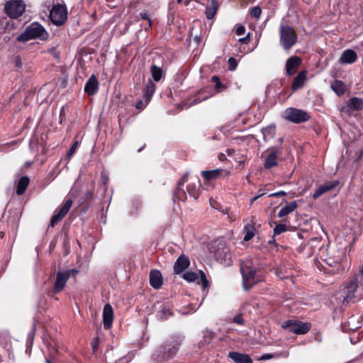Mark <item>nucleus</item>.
I'll return each instance as SVG.
<instances>
[{
    "mask_svg": "<svg viewBox=\"0 0 363 363\" xmlns=\"http://www.w3.org/2000/svg\"><path fill=\"white\" fill-rule=\"evenodd\" d=\"M339 184L337 180L329 181L325 182L323 184L320 185L313 193V199H317L324 193L334 189Z\"/></svg>",
    "mask_w": 363,
    "mask_h": 363,
    "instance_id": "4468645a",
    "label": "nucleus"
},
{
    "mask_svg": "<svg viewBox=\"0 0 363 363\" xmlns=\"http://www.w3.org/2000/svg\"><path fill=\"white\" fill-rule=\"evenodd\" d=\"M331 88L338 96H342L346 91L345 84L340 80H335L331 84Z\"/></svg>",
    "mask_w": 363,
    "mask_h": 363,
    "instance_id": "cd10ccee",
    "label": "nucleus"
},
{
    "mask_svg": "<svg viewBox=\"0 0 363 363\" xmlns=\"http://www.w3.org/2000/svg\"><path fill=\"white\" fill-rule=\"evenodd\" d=\"M348 106L352 110H362L363 108V100L357 97L352 98L348 102Z\"/></svg>",
    "mask_w": 363,
    "mask_h": 363,
    "instance_id": "c756f323",
    "label": "nucleus"
},
{
    "mask_svg": "<svg viewBox=\"0 0 363 363\" xmlns=\"http://www.w3.org/2000/svg\"><path fill=\"white\" fill-rule=\"evenodd\" d=\"M218 9V4L217 0H208V5L206 8V15L207 18L212 19L216 14Z\"/></svg>",
    "mask_w": 363,
    "mask_h": 363,
    "instance_id": "b1692460",
    "label": "nucleus"
},
{
    "mask_svg": "<svg viewBox=\"0 0 363 363\" xmlns=\"http://www.w3.org/2000/svg\"><path fill=\"white\" fill-rule=\"evenodd\" d=\"M13 24L7 17H0V35L5 33L13 28Z\"/></svg>",
    "mask_w": 363,
    "mask_h": 363,
    "instance_id": "c85d7f7f",
    "label": "nucleus"
},
{
    "mask_svg": "<svg viewBox=\"0 0 363 363\" xmlns=\"http://www.w3.org/2000/svg\"><path fill=\"white\" fill-rule=\"evenodd\" d=\"M113 318V311L112 306L107 303L104 306L103 310V321L104 327L106 329H109L112 326Z\"/></svg>",
    "mask_w": 363,
    "mask_h": 363,
    "instance_id": "f3484780",
    "label": "nucleus"
},
{
    "mask_svg": "<svg viewBox=\"0 0 363 363\" xmlns=\"http://www.w3.org/2000/svg\"><path fill=\"white\" fill-rule=\"evenodd\" d=\"M99 89V82L94 75H91L84 86V91L89 95L95 94Z\"/></svg>",
    "mask_w": 363,
    "mask_h": 363,
    "instance_id": "aec40b11",
    "label": "nucleus"
},
{
    "mask_svg": "<svg viewBox=\"0 0 363 363\" xmlns=\"http://www.w3.org/2000/svg\"><path fill=\"white\" fill-rule=\"evenodd\" d=\"M155 89L156 85L152 81L150 80L146 84L144 90V98L145 99L146 104H147L150 101L152 96L155 93Z\"/></svg>",
    "mask_w": 363,
    "mask_h": 363,
    "instance_id": "393cba45",
    "label": "nucleus"
},
{
    "mask_svg": "<svg viewBox=\"0 0 363 363\" xmlns=\"http://www.w3.org/2000/svg\"><path fill=\"white\" fill-rule=\"evenodd\" d=\"M145 105H144L143 102L142 101H139L136 103L135 107L138 109H143Z\"/></svg>",
    "mask_w": 363,
    "mask_h": 363,
    "instance_id": "bf43d9fd",
    "label": "nucleus"
},
{
    "mask_svg": "<svg viewBox=\"0 0 363 363\" xmlns=\"http://www.w3.org/2000/svg\"><path fill=\"white\" fill-rule=\"evenodd\" d=\"M92 196H93V194H92V192H91V191H88V192L86 193V198H89V197H90V198H91V197H92Z\"/></svg>",
    "mask_w": 363,
    "mask_h": 363,
    "instance_id": "0e129e2a",
    "label": "nucleus"
},
{
    "mask_svg": "<svg viewBox=\"0 0 363 363\" xmlns=\"http://www.w3.org/2000/svg\"><path fill=\"white\" fill-rule=\"evenodd\" d=\"M261 13H262V10L258 6L253 7L250 11L251 16L257 18H259Z\"/></svg>",
    "mask_w": 363,
    "mask_h": 363,
    "instance_id": "ea45409f",
    "label": "nucleus"
},
{
    "mask_svg": "<svg viewBox=\"0 0 363 363\" xmlns=\"http://www.w3.org/2000/svg\"><path fill=\"white\" fill-rule=\"evenodd\" d=\"M199 273H200L201 277V285H202L203 288L205 289L208 285V281L207 280L206 277L203 271L201 270L199 272Z\"/></svg>",
    "mask_w": 363,
    "mask_h": 363,
    "instance_id": "c03bdc74",
    "label": "nucleus"
},
{
    "mask_svg": "<svg viewBox=\"0 0 363 363\" xmlns=\"http://www.w3.org/2000/svg\"><path fill=\"white\" fill-rule=\"evenodd\" d=\"M200 184L199 186L195 184H190L187 186V191L190 196L194 198V199H198L200 195Z\"/></svg>",
    "mask_w": 363,
    "mask_h": 363,
    "instance_id": "2f4dec72",
    "label": "nucleus"
},
{
    "mask_svg": "<svg viewBox=\"0 0 363 363\" xmlns=\"http://www.w3.org/2000/svg\"><path fill=\"white\" fill-rule=\"evenodd\" d=\"M181 336L171 337L160 349L152 354V359L156 363H163L174 358L181 345Z\"/></svg>",
    "mask_w": 363,
    "mask_h": 363,
    "instance_id": "f257e3e1",
    "label": "nucleus"
},
{
    "mask_svg": "<svg viewBox=\"0 0 363 363\" xmlns=\"http://www.w3.org/2000/svg\"><path fill=\"white\" fill-rule=\"evenodd\" d=\"M215 88L218 92H221L227 88V86L225 84H222L221 82H219L215 85Z\"/></svg>",
    "mask_w": 363,
    "mask_h": 363,
    "instance_id": "de8ad7c7",
    "label": "nucleus"
},
{
    "mask_svg": "<svg viewBox=\"0 0 363 363\" xmlns=\"http://www.w3.org/2000/svg\"><path fill=\"white\" fill-rule=\"evenodd\" d=\"M358 284L356 279L351 280L342 291V305L346 306L354 298Z\"/></svg>",
    "mask_w": 363,
    "mask_h": 363,
    "instance_id": "ddd939ff",
    "label": "nucleus"
},
{
    "mask_svg": "<svg viewBox=\"0 0 363 363\" xmlns=\"http://www.w3.org/2000/svg\"><path fill=\"white\" fill-rule=\"evenodd\" d=\"M235 33L238 35H243L245 32V28L244 26L240 24H237L235 27Z\"/></svg>",
    "mask_w": 363,
    "mask_h": 363,
    "instance_id": "79ce46f5",
    "label": "nucleus"
},
{
    "mask_svg": "<svg viewBox=\"0 0 363 363\" xmlns=\"http://www.w3.org/2000/svg\"><path fill=\"white\" fill-rule=\"evenodd\" d=\"M72 205V200L71 199H66L62 206L56 209L55 213L52 216L50 222V225L53 228L55 225L60 222L63 218L67 215V213L70 210V208Z\"/></svg>",
    "mask_w": 363,
    "mask_h": 363,
    "instance_id": "9b49d317",
    "label": "nucleus"
},
{
    "mask_svg": "<svg viewBox=\"0 0 363 363\" xmlns=\"http://www.w3.org/2000/svg\"><path fill=\"white\" fill-rule=\"evenodd\" d=\"M151 74L153 79L155 82H159L162 76V71L161 68L157 67L156 65H153L151 67Z\"/></svg>",
    "mask_w": 363,
    "mask_h": 363,
    "instance_id": "f704fd0d",
    "label": "nucleus"
},
{
    "mask_svg": "<svg viewBox=\"0 0 363 363\" xmlns=\"http://www.w3.org/2000/svg\"><path fill=\"white\" fill-rule=\"evenodd\" d=\"M78 273L76 269H68L65 271H60L56 274V279L53 286L52 293L57 294L61 291L67 280L71 276H74Z\"/></svg>",
    "mask_w": 363,
    "mask_h": 363,
    "instance_id": "6e6552de",
    "label": "nucleus"
},
{
    "mask_svg": "<svg viewBox=\"0 0 363 363\" xmlns=\"http://www.w3.org/2000/svg\"><path fill=\"white\" fill-rule=\"evenodd\" d=\"M49 33L39 23L33 22L26 27V30L17 37L18 42H26L33 39L46 40Z\"/></svg>",
    "mask_w": 363,
    "mask_h": 363,
    "instance_id": "7ed1b4c3",
    "label": "nucleus"
},
{
    "mask_svg": "<svg viewBox=\"0 0 363 363\" xmlns=\"http://www.w3.org/2000/svg\"><path fill=\"white\" fill-rule=\"evenodd\" d=\"M25 8L22 0H10L5 5V11L11 18H16L22 15Z\"/></svg>",
    "mask_w": 363,
    "mask_h": 363,
    "instance_id": "1a4fd4ad",
    "label": "nucleus"
},
{
    "mask_svg": "<svg viewBox=\"0 0 363 363\" xmlns=\"http://www.w3.org/2000/svg\"><path fill=\"white\" fill-rule=\"evenodd\" d=\"M229 69L233 71L238 66L237 60L234 57H230L228 59Z\"/></svg>",
    "mask_w": 363,
    "mask_h": 363,
    "instance_id": "37998d69",
    "label": "nucleus"
},
{
    "mask_svg": "<svg viewBox=\"0 0 363 363\" xmlns=\"http://www.w3.org/2000/svg\"><path fill=\"white\" fill-rule=\"evenodd\" d=\"M159 315L161 319L166 320L173 315L172 309L169 305L163 304L159 311Z\"/></svg>",
    "mask_w": 363,
    "mask_h": 363,
    "instance_id": "7c9ffc66",
    "label": "nucleus"
},
{
    "mask_svg": "<svg viewBox=\"0 0 363 363\" xmlns=\"http://www.w3.org/2000/svg\"><path fill=\"white\" fill-rule=\"evenodd\" d=\"M224 159H225V155H224V154H220V155H219V160H223Z\"/></svg>",
    "mask_w": 363,
    "mask_h": 363,
    "instance_id": "e2e57ef3",
    "label": "nucleus"
},
{
    "mask_svg": "<svg viewBox=\"0 0 363 363\" xmlns=\"http://www.w3.org/2000/svg\"><path fill=\"white\" fill-rule=\"evenodd\" d=\"M357 320V318L356 316L352 315L350 317L348 320V326L350 330H356L359 328L362 327V323L359 321H357V323H355L356 320Z\"/></svg>",
    "mask_w": 363,
    "mask_h": 363,
    "instance_id": "e433bc0d",
    "label": "nucleus"
},
{
    "mask_svg": "<svg viewBox=\"0 0 363 363\" xmlns=\"http://www.w3.org/2000/svg\"><path fill=\"white\" fill-rule=\"evenodd\" d=\"M140 16L142 19L147 20L148 21V26L151 27V25H152L151 19H150L149 15L147 14V13L142 12L140 13Z\"/></svg>",
    "mask_w": 363,
    "mask_h": 363,
    "instance_id": "49530a36",
    "label": "nucleus"
},
{
    "mask_svg": "<svg viewBox=\"0 0 363 363\" xmlns=\"http://www.w3.org/2000/svg\"><path fill=\"white\" fill-rule=\"evenodd\" d=\"M298 206L297 202L294 201L289 205L283 206L278 213V217L283 218L294 211Z\"/></svg>",
    "mask_w": 363,
    "mask_h": 363,
    "instance_id": "bb28decb",
    "label": "nucleus"
},
{
    "mask_svg": "<svg viewBox=\"0 0 363 363\" xmlns=\"http://www.w3.org/2000/svg\"><path fill=\"white\" fill-rule=\"evenodd\" d=\"M226 152H227L228 155L232 156L233 155V153L235 152V150H234V149L229 148L227 150Z\"/></svg>",
    "mask_w": 363,
    "mask_h": 363,
    "instance_id": "680f3d73",
    "label": "nucleus"
},
{
    "mask_svg": "<svg viewBox=\"0 0 363 363\" xmlns=\"http://www.w3.org/2000/svg\"><path fill=\"white\" fill-rule=\"evenodd\" d=\"M188 175H189V173L186 172L182 178L179 181L178 184H177V186H180L182 187L187 181V178H188Z\"/></svg>",
    "mask_w": 363,
    "mask_h": 363,
    "instance_id": "09e8293b",
    "label": "nucleus"
},
{
    "mask_svg": "<svg viewBox=\"0 0 363 363\" xmlns=\"http://www.w3.org/2000/svg\"><path fill=\"white\" fill-rule=\"evenodd\" d=\"M34 337V334L33 332L29 333L28 335L27 344H32Z\"/></svg>",
    "mask_w": 363,
    "mask_h": 363,
    "instance_id": "13d9d810",
    "label": "nucleus"
},
{
    "mask_svg": "<svg viewBox=\"0 0 363 363\" xmlns=\"http://www.w3.org/2000/svg\"><path fill=\"white\" fill-rule=\"evenodd\" d=\"M311 327V325L309 323H303L293 320H288L282 324L283 328L297 335L307 333L310 330Z\"/></svg>",
    "mask_w": 363,
    "mask_h": 363,
    "instance_id": "0eeeda50",
    "label": "nucleus"
},
{
    "mask_svg": "<svg viewBox=\"0 0 363 363\" xmlns=\"http://www.w3.org/2000/svg\"><path fill=\"white\" fill-rule=\"evenodd\" d=\"M150 284L154 289H159L162 284V277L160 271L152 269L150 273Z\"/></svg>",
    "mask_w": 363,
    "mask_h": 363,
    "instance_id": "412c9836",
    "label": "nucleus"
},
{
    "mask_svg": "<svg viewBox=\"0 0 363 363\" xmlns=\"http://www.w3.org/2000/svg\"><path fill=\"white\" fill-rule=\"evenodd\" d=\"M228 357L234 363H253L252 358L247 354L238 352H230L228 354Z\"/></svg>",
    "mask_w": 363,
    "mask_h": 363,
    "instance_id": "a211bd4d",
    "label": "nucleus"
},
{
    "mask_svg": "<svg viewBox=\"0 0 363 363\" xmlns=\"http://www.w3.org/2000/svg\"><path fill=\"white\" fill-rule=\"evenodd\" d=\"M223 172L225 171L223 169L204 170L201 172V175L205 180L209 182L220 177Z\"/></svg>",
    "mask_w": 363,
    "mask_h": 363,
    "instance_id": "5701e85b",
    "label": "nucleus"
},
{
    "mask_svg": "<svg viewBox=\"0 0 363 363\" xmlns=\"http://www.w3.org/2000/svg\"><path fill=\"white\" fill-rule=\"evenodd\" d=\"M182 1H183V0H177V3H178V4L182 3Z\"/></svg>",
    "mask_w": 363,
    "mask_h": 363,
    "instance_id": "338daca9",
    "label": "nucleus"
},
{
    "mask_svg": "<svg viewBox=\"0 0 363 363\" xmlns=\"http://www.w3.org/2000/svg\"><path fill=\"white\" fill-rule=\"evenodd\" d=\"M78 145H79V142L77 140L74 141L67 152V157H71L74 154Z\"/></svg>",
    "mask_w": 363,
    "mask_h": 363,
    "instance_id": "a19ab883",
    "label": "nucleus"
},
{
    "mask_svg": "<svg viewBox=\"0 0 363 363\" xmlns=\"http://www.w3.org/2000/svg\"><path fill=\"white\" fill-rule=\"evenodd\" d=\"M101 181L104 185H106L108 181V177L106 172L103 171L101 174Z\"/></svg>",
    "mask_w": 363,
    "mask_h": 363,
    "instance_id": "603ef678",
    "label": "nucleus"
},
{
    "mask_svg": "<svg viewBox=\"0 0 363 363\" xmlns=\"http://www.w3.org/2000/svg\"><path fill=\"white\" fill-rule=\"evenodd\" d=\"M284 117L294 123H301L310 119V115L301 109L288 108L284 113Z\"/></svg>",
    "mask_w": 363,
    "mask_h": 363,
    "instance_id": "423d86ee",
    "label": "nucleus"
},
{
    "mask_svg": "<svg viewBox=\"0 0 363 363\" xmlns=\"http://www.w3.org/2000/svg\"><path fill=\"white\" fill-rule=\"evenodd\" d=\"M289 354V353L288 352H279V353H275V354L266 353V354H264L259 359V360H268V359H271L272 358L279 357H283L284 358H286V357H288Z\"/></svg>",
    "mask_w": 363,
    "mask_h": 363,
    "instance_id": "72a5a7b5",
    "label": "nucleus"
},
{
    "mask_svg": "<svg viewBox=\"0 0 363 363\" xmlns=\"http://www.w3.org/2000/svg\"><path fill=\"white\" fill-rule=\"evenodd\" d=\"M211 80L213 82L215 83V85L217 84V83L220 82V79L218 76H213Z\"/></svg>",
    "mask_w": 363,
    "mask_h": 363,
    "instance_id": "052dcab7",
    "label": "nucleus"
},
{
    "mask_svg": "<svg viewBox=\"0 0 363 363\" xmlns=\"http://www.w3.org/2000/svg\"><path fill=\"white\" fill-rule=\"evenodd\" d=\"M208 99V96H204L202 99H200L199 96H196L194 101L191 103V105L196 104L198 103L201 102L202 101H204L205 99Z\"/></svg>",
    "mask_w": 363,
    "mask_h": 363,
    "instance_id": "6e6d98bb",
    "label": "nucleus"
},
{
    "mask_svg": "<svg viewBox=\"0 0 363 363\" xmlns=\"http://www.w3.org/2000/svg\"><path fill=\"white\" fill-rule=\"evenodd\" d=\"M240 272L245 291H249L255 284L262 281V278L257 274V267L253 264L251 258H246L242 261Z\"/></svg>",
    "mask_w": 363,
    "mask_h": 363,
    "instance_id": "f03ea898",
    "label": "nucleus"
},
{
    "mask_svg": "<svg viewBox=\"0 0 363 363\" xmlns=\"http://www.w3.org/2000/svg\"><path fill=\"white\" fill-rule=\"evenodd\" d=\"M280 44L285 50H289L296 43L297 35L294 29L281 24L279 27Z\"/></svg>",
    "mask_w": 363,
    "mask_h": 363,
    "instance_id": "39448f33",
    "label": "nucleus"
},
{
    "mask_svg": "<svg viewBox=\"0 0 363 363\" xmlns=\"http://www.w3.org/2000/svg\"><path fill=\"white\" fill-rule=\"evenodd\" d=\"M182 278L189 282H193L199 279V274L193 272H186L182 274Z\"/></svg>",
    "mask_w": 363,
    "mask_h": 363,
    "instance_id": "c9c22d12",
    "label": "nucleus"
},
{
    "mask_svg": "<svg viewBox=\"0 0 363 363\" xmlns=\"http://www.w3.org/2000/svg\"><path fill=\"white\" fill-rule=\"evenodd\" d=\"M190 261L189 257L182 255L179 256L174 264V272L175 274H179L183 272L186 269L189 267Z\"/></svg>",
    "mask_w": 363,
    "mask_h": 363,
    "instance_id": "dca6fc26",
    "label": "nucleus"
},
{
    "mask_svg": "<svg viewBox=\"0 0 363 363\" xmlns=\"http://www.w3.org/2000/svg\"><path fill=\"white\" fill-rule=\"evenodd\" d=\"M357 59L356 52L351 49L345 50L341 55L339 62L342 64H352Z\"/></svg>",
    "mask_w": 363,
    "mask_h": 363,
    "instance_id": "6ab92c4d",
    "label": "nucleus"
},
{
    "mask_svg": "<svg viewBox=\"0 0 363 363\" xmlns=\"http://www.w3.org/2000/svg\"><path fill=\"white\" fill-rule=\"evenodd\" d=\"M174 196L175 198H177L179 200H185L186 199V194L184 189L180 186H177Z\"/></svg>",
    "mask_w": 363,
    "mask_h": 363,
    "instance_id": "4c0bfd02",
    "label": "nucleus"
},
{
    "mask_svg": "<svg viewBox=\"0 0 363 363\" xmlns=\"http://www.w3.org/2000/svg\"><path fill=\"white\" fill-rule=\"evenodd\" d=\"M286 194V193L284 191H279L273 194H269L270 197H280L284 196Z\"/></svg>",
    "mask_w": 363,
    "mask_h": 363,
    "instance_id": "864d4df0",
    "label": "nucleus"
},
{
    "mask_svg": "<svg viewBox=\"0 0 363 363\" xmlns=\"http://www.w3.org/2000/svg\"><path fill=\"white\" fill-rule=\"evenodd\" d=\"M233 321H234V323L239 324V325H244V323H245V320L242 318L241 314H239V315L235 316L233 318Z\"/></svg>",
    "mask_w": 363,
    "mask_h": 363,
    "instance_id": "a18cd8bd",
    "label": "nucleus"
},
{
    "mask_svg": "<svg viewBox=\"0 0 363 363\" xmlns=\"http://www.w3.org/2000/svg\"><path fill=\"white\" fill-rule=\"evenodd\" d=\"M142 149H143V147H141V148L138 149V152H140V151L142 150Z\"/></svg>",
    "mask_w": 363,
    "mask_h": 363,
    "instance_id": "774afa93",
    "label": "nucleus"
},
{
    "mask_svg": "<svg viewBox=\"0 0 363 363\" xmlns=\"http://www.w3.org/2000/svg\"><path fill=\"white\" fill-rule=\"evenodd\" d=\"M360 274L363 275V267L361 268L359 271Z\"/></svg>",
    "mask_w": 363,
    "mask_h": 363,
    "instance_id": "69168bd1",
    "label": "nucleus"
},
{
    "mask_svg": "<svg viewBox=\"0 0 363 363\" xmlns=\"http://www.w3.org/2000/svg\"><path fill=\"white\" fill-rule=\"evenodd\" d=\"M269 154L267 156L264 167L266 169H271L278 165V157L281 155L282 150L281 147H271L268 149Z\"/></svg>",
    "mask_w": 363,
    "mask_h": 363,
    "instance_id": "f8f14e48",
    "label": "nucleus"
},
{
    "mask_svg": "<svg viewBox=\"0 0 363 363\" xmlns=\"http://www.w3.org/2000/svg\"><path fill=\"white\" fill-rule=\"evenodd\" d=\"M99 338L96 337H95L92 342H91V346H92V350L93 351L95 352L96 351V350L98 349V347H99Z\"/></svg>",
    "mask_w": 363,
    "mask_h": 363,
    "instance_id": "3c124183",
    "label": "nucleus"
},
{
    "mask_svg": "<svg viewBox=\"0 0 363 363\" xmlns=\"http://www.w3.org/2000/svg\"><path fill=\"white\" fill-rule=\"evenodd\" d=\"M264 194H265L264 192H263L262 190H259L255 196L250 199V204H252L254 201H255L256 200H257L259 198L262 197Z\"/></svg>",
    "mask_w": 363,
    "mask_h": 363,
    "instance_id": "8fccbe9b",
    "label": "nucleus"
},
{
    "mask_svg": "<svg viewBox=\"0 0 363 363\" xmlns=\"http://www.w3.org/2000/svg\"><path fill=\"white\" fill-rule=\"evenodd\" d=\"M307 79V72L303 70L298 74V75L294 78V80L292 84V89L296 91L297 89H301L304 85Z\"/></svg>",
    "mask_w": 363,
    "mask_h": 363,
    "instance_id": "4be33fe9",
    "label": "nucleus"
},
{
    "mask_svg": "<svg viewBox=\"0 0 363 363\" xmlns=\"http://www.w3.org/2000/svg\"><path fill=\"white\" fill-rule=\"evenodd\" d=\"M29 183H30V179L28 177H26V176L22 177L18 182L17 187H16V194L18 195L23 194L24 192L26 191L28 186L29 185Z\"/></svg>",
    "mask_w": 363,
    "mask_h": 363,
    "instance_id": "a878e982",
    "label": "nucleus"
},
{
    "mask_svg": "<svg viewBox=\"0 0 363 363\" xmlns=\"http://www.w3.org/2000/svg\"><path fill=\"white\" fill-rule=\"evenodd\" d=\"M14 63H15L16 67H21L22 63H21V57L19 56H16L15 57Z\"/></svg>",
    "mask_w": 363,
    "mask_h": 363,
    "instance_id": "4d7b16f0",
    "label": "nucleus"
},
{
    "mask_svg": "<svg viewBox=\"0 0 363 363\" xmlns=\"http://www.w3.org/2000/svg\"><path fill=\"white\" fill-rule=\"evenodd\" d=\"M301 64V59L297 56H293L289 57L286 64V71L289 76H291L295 74L297 68Z\"/></svg>",
    "mask_w": 363,
    "mask_h": 363,
    "instance_id": "2eb2a0df",
    "label": "nucleus"
},
{
    "mask_svg": "<svg viewBox=\"0 0 363 363\" xmlns=\"http://www.w3.org/2000/svg\"><path fill=\"white\" fill-rule=\"evenodd\" d=\"M210 250L213 254L216 260L224 265L229 266L232 264V252L223 240H214Z\"/></svg>",
    "mask_w": 363,
    "mask_h": 363,
    "instance_id": "20e7f679",
    "label": "nucleus"
},
{
    "mask_svg": "<svg viewBox=\"0 0 363 363\" xmlns=\"http://www.w3.org/2000/svg\"><path fill=\"white\" fill-rule=\"evenodd\" d=\"M244 240L249 241L255 235V228L252 225H247L244 228Z\"/></svg>",
    "mask_w": 363,
    "mask_h": 363,
    "instance_id": "473e14b6",
    "label": "nucleus"
},
{
    "mask_svg": "<svg viewBox=\"0 0 363 363\" xmlns=\"http://www.w3.org/2000/svg\"><path fill=\"white\" fill-rule=\"evenodd\" d=\"M286 231V226L285 224H278L274 228V235H279L284 232Z\"/></svg>",
    "mask_w": 363,
    "mask_h": 363,
    "instance_id": "58836bf2",
    "label": "nucleus"
},
{
    "mask_svg": "<svg viewBox=\"0 0 363 363\" xmlns=\"http://www.w3.org/2000/svg\"><path fill=\"white\" fill-rule=\"evenodd\" d=\"M250 40V33H248L245 37L240 38L239 41L243 44H247Z\"/></svg>",
    "mask_w": 363,
    "mask_h": 363,
    "instance_id": "5fc2aeb1",
    "label": "nucleus"
},
{
    "mask_svg": "<svg viewBox=\"0 0 363 363\" xmlns=\"http://www.w3.org/2000/svg\"><path fill=\"white\" fill-rule=\"evenodd\" d=\"M50 18L55 25H62L67 18L66 7L61 4L54 6L50 11Z\"/></svg>",
    "mask_w": 363,
    "mask_h": 363,
    "instance_id": "9d476101",
    "label": "nucleus"
}]
</instances>
